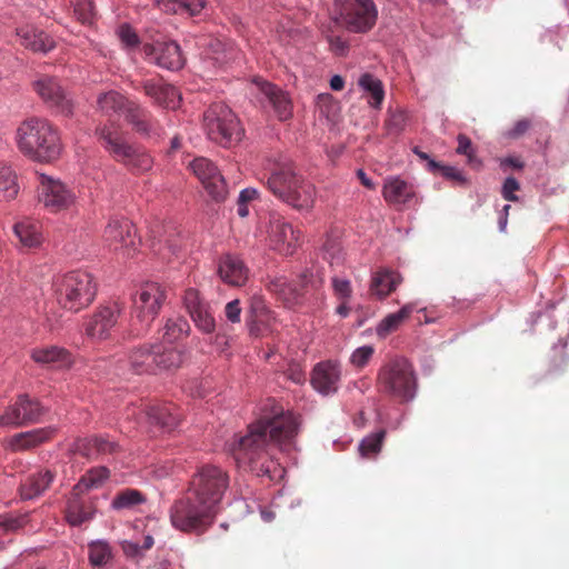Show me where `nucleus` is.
<instances>
[{
    "label": "nucleus",
    "instance_id": "obj_1",
    "mask_svg": "<svg viewBox=\"0 0 569 569\" xmlns=\"http://www.w3.org/2000/svg\"><path fill=\"white\" fill-rule=\"evenodd\" d=\"M298 418L274 402L271 412L248 426L242 435H234L227 442V450L239 467L248 468L257 476H270L276 469L271 449L278 446L289 450L298 433Z\"/></svg>",
    "mask_w": 569,
    "mask_h": 569
},
{
    "label": "nucleus",
    "instance_id": "obj_2",
    "mask_svg": "<svg viewBox=\"0 0 569 569\" xmlns=\"http://www.w3.org/2000/svg\"><path fill=\"white\" fill-rule=\"evenodd\" d=\"M267 187L282 202L297 210H310L316 202V188L298 174L291 161L278 162L267 179Z\"/></svg>",
    "mask_w": 569,
    "mask_h": 569
},
{
    "label": "nucleus",
    "instance_id": "obj_3",
    "mask_svg": "<svg viewBox=\"0 0 569 569\" xmlns=\"http://www.w3.org/2000/svg\"><path fill=\"white\" fill-rule=\"evenodd\" d=\"M17 142L22 153L39 161L57 159L62 148L58 129L41 118L23 121L17 130Z\"/></svg>",
    "mask_w": 569,
    "mask_h": 569
},
{
    "label": "nucleus",
    "instance_id": "obj_4",
    "mask_svg": "<svg viewBox=\"0 0 569 569\" xmlns=\"http://www.w3.org/2000/svg\"><path fill=\"white\" fill-rule=\"evenodd\" d=\"M97 134L101 146L110 157L127 167L129 171L142 173L152 168V157L144 148L130 143L119 124L100 126L97 128Z\"/></svg>",
    "mask_w": 569,
    "mask_h": 569
},
{
    "label": "nucleus",
    "instance_id": "obj_5",
    "mask_svg": "<svg viewBox=\"0 0 569 569\" xmlns=\"http://www.w3.org/2000/svg\"><path fill=\"white\" fill-rule=\"evenodd\" d=\"M97 106L104 116L122 114L132 130L142 137L153 138L162 133L161 127L150 111L117 91L100 93Z\"/></svg>",
    "mask_w": 569,
    "mask_h": 569
},
{
    "label": "nucleus",
    "instance_id": "obj_6",
    "mask_svg": "<svg viewBox=\"0 0 569 569\" xmlns=\"http://www.w3.org/2000/svg\"><path fill=\"white\" fill-rule=\"evenodd\" d=\"M53 286L58 303L73 312L89 307L97 295V283L86 271H72L58 277Z\"/></svg>",
    "mask_w": 569,
    "mask_h": 569
},
{
    "label": "nucleus",
    "instance_id": "obj_7",
    "mask_svg": "<svg viewBox=\"0 0 569 569\" xmlns=\"http://www.w3.org/2000/svg\"><path fill=\"white\" fill-rule=\"evenodd\" d=\"M166 298V289L161 284L157 282L141 284L132 299V312L136 320L132 321L124 338H139L147 335Z\"/></svg>",
    "mask_w": 569,
    "mask_h": 569
},
{
    "label": "nucleus",
    "instance_id": "obj_8",
    "mask_svg": "<svg viewBox=\"0 0 569 569\" xmlns=\"http://www.w3.org/2000/svg\"><path fill=\"white\" fill-rule=\"evenodd\" d=\"M378 390L401 402L415 398L417 380L411 363L405 358H395L385 363L377 376Z\"/></svg>",
    "mask_w": 569,
    "mask_h": 569
},
{
    "label": "nucleus",
    "instance_id": "obj_9",
    "mask_svg": "<svg viewBox=\"0 0 569 569\" xmlns=\"http://www.w3.org/2000/svg\"><path fill=\"white\" fill-rule=\"evenodd\" d=\"M217 510L198 499L189 490L170 508L172 526L184 532H204L213 522Z\"/></svg>",
    "mask_w": 569,
    "mask_h": 569
},
{
    "label": "nucleus",
    "instance_id": "obj_10",
    "mask_svg": "<svg viewBox=\"0 0 569 569\" xmlns=\"http://www.w3.org/2000/svg\"><path fill=\"white\" fill-rule=\"evenodd\" d=\"M182 355L176 348H162L158 343L134 347L128 355L129 370L136 375L157 373L160 370L178 368Z\"/></svg>",
    "mask_w": 569,
    "mask_h": 569
},
{
    "label": "nucleus",
    "instance_id": "obj_11",
    "mask_svg": "<svg viewBox=\"0 0 569 569\" xmlns=\"http://www.w3.org/2000/svg\"><path fill=\"white\" fill-rule=\"evenodd\" d=\"M203 126L208 138L222 147L239 142L243 134L237 116L222 102L209 107L203 114Z\"/></svg>",
    "mask_w": 569,
    "mask_h": 569
},
{
    "label": "nucleus",
    "instance_id": "obj_12",
    "mask_svg": "<svg viewBox=\"0 0 569 569\" xmlns=\"http://www.w3.org/2000/svg\"><path fill=\"white\" fill-rule=\"evenodd\" d=\"M228 487V473L217 466L206 465L192 476L188 490L218 511V505Z\"/></svg>",
    "mask_w": 569,
    "mask_h": 569
},
{
    "label": "nucleus",
    "instance_id": "obj_13",
    "mask_svg": "<svg viewBox=\"0 0 569 569\" xmlns=\"http://www.w3.org/2000/svg\"><path fill=\"white\" fill-rule=\"evenodd\" d=\"M38 202L50 213L70 210L77 201L74 191L59 179L39 176Z\"/></svg>",
    "mask_w": 569,
    "mask_h": 569
},
{
    "label": "nucleus",
    "instance_id": "obj_14",
    "mask_svg": "<svg viewBox=\"0 0 569 569\" xmlns=\"http://www.w3.org/2000/svg\"><path fill=\"white\" fill-rule=\"evenodd\" d=\"M102 239L109 250L119 252L123 257H131L140 244L136 227L127 218L110 219L103 230Z\"/></svg>",
    "mask_w": 569,
    "mask_h": 569
},
{
    "label": "nucleus",
    "instance_id": "obj_15",
    "mask_svg": "<svg viewBox=\"0 0 569 569\" xmlns=\"http://www.w3.org/2000/svg\"><path fill=\"white\" fill-rule=\"evenodd\" d=\"M44 413L46 409L39 400L31 398L26 393L20 395L0 416V426L22 427L37 423Z\"/></svg>",
    "mask_w": 569,
    "mask_h": 569
},
{
    "label": "nucleus",
    "instance_id": "obj_16",
    "mask_svg": "<svg viewBox=\"0 0 569 569\" xmlns=\"http://www.w3.org/2000/svg\"><path fill=\"white\" fill-rule=\"evenodd\" d=\"M268 238L271 248L284 256L292 254L301 243L300 230L278 212L269 213Z\"/></svg>",
    "mask_w": 569,
    "mask_h": 569
},
{
    "label": "nucleus",
    "instance_id": "obj_17",
    "mask_svg": "<svg viewBox=\"0 0 569 569\" xmlns=\"http://www.w3.org/2000/svg\"><path fill=\"white\" fill-rule=\"evenodd\" d=\"M190 168L212 200L217 202L226 200L228 196L226 180L211 160L203 157L196 158L190 162Z\"/></svg>",
    "mask_w": 569,
    "mask_h": 569
},
{
    "label": "nucleus",
    "instance_id": "obj_18",
    "mask_svg": "<svg viewBox=\"0 0 569 569\" xmlns=\"http://www.w3.org/2000/svg\"><path fill=\"white\" fill-rule=\"evenodd\" d=\"M120 313L121 308L117 303L99 307L83 323L86 336L94 342L108 340Z\"/></svg>",
    "mask_w": 569,
    "mask_h": 569
},
{
    "label": "nucleus",
    "instance_id": "obj_19",
    "mask_svg": "<svg viewBox=\"0 0 569 569\" xmlns=\"http://www.w3.org/2000/svg\"><path fill=\"white\" fill-rule=\"evenodd\" d=\"M32 88L42 101L57 112L66 116L72 113V101L57 78L42 74L32 82Z\"/></svg>",
    "mask_w": 569,
    "mask_h": 569
},
{
    "label": "nucleus",
    "instance_id": "obj_20",
    "mask_svg": "<svg viewBox=\"0 0 569 569\" xmlns=\"http://www.w3.org/2000/svg\"><path fill=\"white\" fill-rule=\"evenodd\" d=\"M312 274L303 271L298 282L289 281L286 277H276L268 283L269 291L274 295L288 308H293L302 302L303 290L311 281Z\"/></svg>",
    "mask_w": 569,
    "mask_h": 569
},
{
    "label": "nucleus",
    "instance_id": "obj_21",
    "mask_svg": "<svg viewBox=\"0 0 569 569\" xmlns=\"http://www.w3.org/2000/svg\"><path fill=\"white\" fill-rule=\"evenodd\" d=\"M141 50L147 60L161 68L179 70L184 64L180 47L174 41L144 43Z\"/></svg>",
    "mask_w": 569,
    "mask_h": 569
},
{
    "label": "nucleus",
    "instance_id": "obj_22",
    "mask_svg": "<svg viewBox=\"0 0 569 569\" xmlns=\"http://www.w3.org/2000/svg\"><path fill=\"white\" fill-rule=\"evenodd\" d=\"M343 21L353 32H367L377 20V9L372 0H349Z\"/></svg>",
    "mask_w": 569,
    "mask_h": 569
},
{
    "label": "nucleus",
    "instance_id": "obj_23",
    "mask_svg": "<svg viewBox=\"0 0 569 569\" xmlns=\"http://www.w3.org/2000/svg\"><path fill=\"white\" fill-rule=\"evenodd\" d=\"M83 491L77 490V486H74L64 511L67 522L74 527L90 521L96 513L93 500Z\"/></svg>",
    "mask_w": 569,
    "mask_h": 569
},
{
    "label": "nucleus",
    "instance_id": "obj_24",
    "mask_svg": "<svg viewBox=\"0 0 569 569\" xmlns=\"http://www.w3.org/2000/svg\"><path fill=\"white\" fill-rule=\"evenodd\" d=\"M56 433L52 426L19 432L6 440V447L13 452L31 450L53 439Z\"/></svg>",
    "mask_w": 569,
    "mask_h": 569
},
{
    "label": "nucleus",
    "instance_id": "obj_25",
    "mask_svg": "<svg viewBox=\"0 0 569 569\" xmlns=\"http://www.w3.org/2000/svg\"><path fill=\"white\" fill-rule=\"evenodd\" d=\"M341 377L340 365L328 360L315 366L311 376L312 387L322 395L335 393Z\"/></svg>",
    "mask_w": 569,
    "mask_h": 569
},
{
    "label": "nucleus",
    "instance_id": "obj_26",
    "mask_svg": "<svg viewBox=\"0 0 569 569\" xmlns=\"http://www.w3.org/2000/svg\"><path fill=\"white\" fill-rule=\"evenodd\" d=\"M56 479V472L41 469L27 476L19 486V496L22 500H33L42 496Z\"/></svg>",
    "mask_w": 569,
    "mask_h": 569
},
{
    "label": "nucleus",
    "instance_id": "obj_27",
    "mask_svg": "<svg viewBox=\"0 0 569 569\" xmlns=\"http://www.w3.org/2000/svg\"><path fill=\"white\" fill-rule=\"evenodd\" d=\"M218 273L224 283L241 287L248 280L249 269L238 256L226 254L219 261Z\"/></svg>",
    "mask_w": 569,
    "mask_h": 569
},
{
    "label": "nucleus",
    "instance_id": "obj_28",
    "mask_svg": "<svg viewBox=\"0 0 569 569\" xmlns=\"http://www.w3.org/2000/svg\"><path fill=\"white\" fill-rule=\"evenodd\" d=\"M146 96L151 98L158 106L174 109L179 104V92L170 84L163 83L161 79H150L142 82Z\"/></svg>",
    "mask_w": 569,
    "mask_h": 569
},
{
    "label": "nucleus",
    "instance_id": "obj_29",
    "mask_svg": "<svg viewBox=\"0 0 569 569\" xmlns=\"http://www.w3.org/2000/svg\"><path fill=\"white\" fill-rule=\"evenodd\" d=\"M401 282L400 273L388 268H381L372 274L369 292L377 299L382 300L393 292Z\"/></svg>",
    "mask_w": 569,
    "mask_h": 569
},
{
    "label": "nucleus",
    "instance_id": "obj_30",
    "mask_svg": "<svg viewBox=\"0 0 569 569\" xmlns=\"http://www.w3.org/2000/svg\"><path fill=\"white\" fill-rule=\"evenodd\" d=\"M146 416L151 426L159 431H171L179 423L177 408L170 403L153 405L148 407Z\"/></svg>",
    "mask_w": 569,
    "mask_h": 569
},
{
    "label": "nucleus",
    "instance_id": "obj_31",
    "mask_svg": "<svg viewBox=\"0 0 569 569\" xmlns=\"http://www.w3.org/2000/svg\"><path fill=\"white\" fill-rule=\"evenodd\" d=\"M261 92L271 104L279 120L286 121L291 118L292 102L287 92L269 82L261 84Z\"/></svg>",
    "mask_w": 569,
    "mask_h": 569
},
{
    "label": "nucleus",
    "instance_id": "obj_32",
    "mask_svg": "<svg viewBox=\"0 0 569 569\" xmlns=\"http://www.w3.org/2000/svg\"><path fill=\"white\" fill-rule=\"evenodd\" d=\"M21 46L33 52H48L56 46L53 39L42 30L23 27L17 31Z\"/></svg>",
    "mask_w": 569,
    "mask_h": 569
},
{
    "label": "nucleus",
    "instance_id": "obj_33",
    "mask_svg": "<svg viewBox=\"0 0 569 569\" xmlns=\"http://www.w3.org/2000/svg\"><path fill=\"white\" fill-rule=\"evenodd\" d=\"M181 247V240L179 233L173 227H169L164 230V233L153 237L151 248L153 252L164 261H170L178 254Z\"/></svg>",
    "mask_w": 569,
    "mask_h": 569
},
{
    "label": "nucleus",
    "instance_id": "obj_34",
    "mask_svg": "<svg viewBox=\"0 0 569 569\" xmlns=\"http://www.w3.org/2000/svg\"><path fill=\"white\" fill-rule=\"evenodd\" d=\"M382 196L388 203L402 204L415 197V188L399 177H391L385 181Z\"/></svg>",
    "mask_w": 569,
    "mask_h": 569
},
{
    "label": "nucleus",
    "instance_id": "obj_35",
    "mask_svg": "<svg viewBox=\"0 0 569 569\" xmlns=\"http://www.w3.org/2000/svg\"><path fill=\"white\" fill-rule=\"evenodd\" d=\"M13 230L24 247L36 248L43 241L42 226L39 221L23 219L14 224Z\"/></svg>",
    "mask_w": 569,
    "mask_h": 569
},
{
    "label": "nucleus",
    "instance_id": "obj_36",
    "mask_svg": "<svg viewBox=\"0 0 569 569\" xmlns=\"http://www.w3.org/2000/svg\"><path fill=\"white\" fill-rule=\"evenodd\" d=\"M190 325L183 317L168 318L158 331V339L164 343H174L188 337Z\"/></svg>",
    "mask_w": 569,
    "mask_h": 569
},
{
    "label": "nucleus",
    "instance_id": "obj_37",
    "mask_svg": "<svg viewBox=\"0 0 569 569\" xmlns=\"http://www.w3.org/2000/svg\"><path fill=\"white\" fill-rule=\"evenodd\" d=\"M412 311L413 305L407 303L399 311L386 316L376 328L377 336L381 339H385L392 332H396L410 317Z\"/></svg>",
    "mask_w": 569,
    "mask_h": 569
},
{
    "label": "nucleus",
    "instance_id": "obj_38",
    "mask_svg": "<svg viewBox=\"0 0 569 569\" xmlns=\"http://www.w3.org/2000/svg\"><path fill=\"white\" fill-rule=\"evenodd\" d=\"M31 358L41 365L62 367L70 363V353L56 346L37 348L32 351Z\"/></svg>",
    "mask_w": 569,
    "mask_h": 569
},
{
    "label": "nucleus",
    "instance_id": "obj_39",
    "mask_svg": "<svg viewBox=\"0 0 569 569\" xmlns=\"http://www.w3.org/2000/svg\"><path fill=\"white\" fill-rule=\"evenodd\" d=\"M17 176L8 166H0V201H10L18 194Z\"/></svg>",
    "mask_w": 569,
    "mask_h": 569
},
{
    "label": "nucleus",
    "instance_id": "obj_40",
    "mask_svg": "<svg viewBox=\"0 0 569 569\" xmlns=\"http://www.w3.org/2000/svg\"><path fill=\"white\" fill-rule=\"evenodd\" d=\"M359 86L366 92L370 93L371 100L369 103L375 108H379L385 98V91L381 81L370 73H365L359 79Z\"/></svg>",
    "mask_w": 569,
    "mask_h": 569
},
{
    "label": "nucleus",
    "instance_id": "obj_41",
    "mask_svg": "<svg viewBox=\"0 0 569 569\" xmlns=\"http://www.w3.org/2000/svg\"><path fill=\"white\" fill-rule=\"evenodd\" d=\"M89 561L93 567L107 565L112 559V549L107 541L98 540L88 546Z\"/></svg>",
    "mask_w": 569,
    "mask_h": 569
},
{
    "label": "nucleus",
    "instance_id": "obj_42",
    "mask_svg": "<svg viewBox=\"0 0 569 569\" xmlns=\"http://www.w3.org/2000/svg\"><path fill=\"white\" fill-rule=\"evenodd\" d=\"M109 470L106 467H96L86 472L76 485L77 490H88L97 488L109 477Z\"/></svg>",
    "mask_w": 569,
    "mask_h": 569
},
{
    "label": "nucleus",
    "instance_id": "obj_43",
    "mask_svg": "<svg viewBox=\"0 0 569 569\" xmlns=\"http://www.w3.org/2000/svg\"><path fill=\"white\" fill-rule=\"evenodd\" d=\"M182 303L186 311L189 313L190 318H192L197 312L202 310L204 307L210 305L207 301L200 291L196 288H187L182 296Z\"/></svg>",
    "mask_w": 569,
    "mask_h": 569
},
{
    "label": "nucleus",
    "instance_id": "obj_44",
    "mask_svg": "<svg viewBox=\"0 0 569 569\" xmlns=\"http://www.w3.org/2000/svg\"><path fill=\"white\" fill-rule=\"evenodd\" d=\"M144 501L142 493L136 489H126L119 492L112 500L111 506L116 510L129 509Z\"/></svg>",
    "mask_w": 569,
    "mask_h": 569
},
{
    "label": "nucleus",
    "instance_id": "obj_45",
    "mask_svg": "<svg viewBox=\"0 0 569 569\" xmlns=\"http://www.w3.org/2000/svg\"><path fill=\"white\" fill-rule=\"evenodd\" d=\"M191 319L197 329L202 333L209 335L216 330V320L211 305H208L202 310L197 312Z\"/></svg>",
    "mask_w": 569,
    "mask_h": 569
},
{
    "label": "nucleus",
    "instance_id": "obj_46",
    "mask_svg": "<svg viewBox=\"0 0 569 569\" xmlns=\"http://www.w3.org/2000/svg\"><path fill=\"white\" fill-rule=\"evenodd\" d=\"M386 436L385 430H379L368 437H366L359 446L360 453L363 457H370L377 455L382 446Z\"/></svg>",
    "mask_w": 569,
    "mask_h": 569
},
{
    "label": "nucleus",
    "instance_id": "obj_47",
    "mask_svg": "<svg viewBox=\"0 0 569 569\" xmlns=\"http://www.w3.org/2000/svg\"><path fill=\"white\" fill-rule=\"evenodd\" d=\"M323 251L330 264H339L342 261V246L338 237L328 236L323 243Z\"/></svg>",
    "mask_w": 569,
    "mask_h": 569
},
{
    "label": "nucleus",
    "instance_id": "obj_48",
    "mask_svg": "<svg viewBox=\"0 0 569 569\" xmlns=\"http://www.w3.org/2000/svg\"><path fill=\"white\" fill-rule=\"evenodd\" d=\"M70 451L74 455H80L87 459L97 458V448L94 446V436L87 438H79L70 447Z\"/></svg>",
    "mask_w": 569,
    "mask_h": 569
},
{
    "label": "nucleus",
    "instance_id": "obj_49",
    "mask_svg": "<svg viewBox=\"0 0 569 569\" xmlns=\"http://www.w3.org/2000/svg\"><path fill=\"white\" fill-rule=\"evenodd\" d=\"M73 12L81 23H90L93 17V4L91 0H73Z\"/></svg>",
    "mask_w": 569,
    "mask_h": 569
},
{
    "label": "nucleus",
    "instance_id": "obj_50",
    "mask_svg": "<svg viewBox=\"0 0 569 569\" xmlns=\"http://www.w3.org/2000/svg\"><path fill=\"white\" fill-rule=\"evenodd\" d=\"M373 353H375V348L372 346L359 347L351 353L350 363L353 367L361 369L368 365V362L372 358Z\"/></svg>",
    "mask_w": 569,
    "mask_h": 569
},
{
    "label": "nucleus",
    "instance_id": "obj_51",
    "mask_svg": "<svg viewBox=\"0 0 569 569\" xmlns=\"http://www.w3.org/2000/svg\"><path fill=\"white\" fill-rule=\"evenodd\" d=\"M407 119H408L407 112L403 110H396V111L390 112V114L386 121L388 131L390 133H395V134L401 132L406 127Z\"/></svg>",
    "mask_w": 569,
    "mask_h": 569
},
{
    "label": "nucleus",
    "instance_id": "obj_52",
    "mask_svg": "<svg viewBox=\"0 0 569 569\" xmlns=\"http://www.w3.org/2000/svg\"><path fill=\"white\" fill-rule=\"evenodd\" d=\"M94 446L97 448V458L104 455H111L118 451L119 445L109 437L94 436Z\"/></svg>",
    "mask_w": 569,
    "mask_h": 569
},
{
    "label": "nucleus",
    "instance_id": "obj_53",
    "mask_svg": "<svg viewBox=\"0 0 569 569\" xmlns=\"http://www.w3.org/2000/svg\"><path fill=\"white\" fill-rule=\"evenodd\" d=\"M332 288L339 300L349 301L351 298L352 289L349 280L335 277L332 278Z\"/></svg>",
    "mask_w": 569,
    "mask_h": 569
},
{
    "label": "nucleus",
    "instance_id": "obj_54",
    "mask_svg": "<svg viewBox=\"0 0 569 569\" xmlns=\"http://www.w3.org/2000/svg\"><path fill=\"white\" fill-rule=\"evenodd\" d=\"M277 32L279 33L281 41L289 42L299 33V29L290 22L289 18L286 17L279 22Z\"/></svg>",
    "mask_w": 569,
    "mask_h": 569
},
{
    "label": "nucleus",
    "instance_id": "obj_55",
    "mask_svg": "<svg viewBox=\"0 0 569 569\" xmlns=\"http://www.w3.org/2000/svg\"><path fill=\"white\" fill-rule=\"evenodd\" d=\"M520 189L519 182L513 177H508L502 186L501 194L507 201H517L516 191Z\"/></svg>",
    "mask_w": 569,
    "mask_h": 569
},
{
    "label": "nucleus",
    "instance_id": "obj_56",
    "mask_svg": "<svg viewBox=\"0 0 569 569\" xmlns=\"http://www.w3.org/2000/svg\"><path fill=\"white\" fill-rule=\"evenodd\" d=\"M286 377L297 385H301L306 381V373L303 367L298 362L289 363L284 371Z\"/></svg>",
    "mask_w": 569,
    "mask_h": 569
},
{
    "label": "nucleus",
    "instance_id": "obj_57",
    "mask_svg": "<svg viewBox=\"0 0 569 569\" xmlns=\"http://www.w3.org/2000/svg\"><path fill=\"white\" fill-rule=\"evenodd\" d=\"M206 7V0H179V12H187L191 16L200 13Z\"/></svg>",
    "mask_w": 569,
    "mask_h": 569
},
{
    "label": "nucleus",
    "instance_id": "obj_58",
    "mask_svg": "<svg viewBox=\"0 0 569 569\" xmlns=\"http://www.w3.org/2000/svg\"><path fill=\"white\" fill-rule=\"evenodd\" d=\"M27 523V517H8L0 515V528H3L6 531H16L22 528Z\"/></svg>",
    "mask_w": 569,
    "mask_h": 569
},
{
    "label": "nucleus",
    "instance_id": "obj_59",
    "mask_svg": "<svg viewBox=\"0 0 569 569\" xmlns=\"http://www.w3.org/2000/svg\"><path fill=\"white\" fill-rule=\"evenodd\" d=\"M224 315H226V318L230 322H232V323L240 322V316H241L240 301L238 299H234V300L228 302L224 307Z\"/></svg>",
    "mask_w": 569,
    "mask_h": 569
},
{
    "label": "nucleus",
    "instance_id": "obj_60",
    "mask_svg": "<svg viewBox=\"0 0 569 569\" xmlns=\"http://www.w3.org/2000/svg\"><path fill=\"white\" fill-rule=\"evenodd\" d=\"M119 37L121 41L128 47H134L138 44V36L128 24H122L119 28Z\"/></svg>",
    "mask_w": 569,
    "mask_h": 569
},
{
    "label": "nucleus",
    "instance_id": "obj_61",
    "mask_svg": "<svg viewBox=\"0 0 569 569\" xmlns=\"http://www.w3.org/2000/svg\"><path fill=\"white\" fill-rule=\"evenodd\" d=\"M457 152L459 154L467 156L469 158V161L472 160V157H473L472 142H471V140L467 136H465V134H459L458 136Z\"/></svg>",
    "mask_w": 569,
    "mask_h": 569
},
{
    "label": "nucleus",
    "instance_id": "obj_62",
    "mask_svg": "<svg viewBox=\"0 0 569 569\" xmlns=\"http://www.w3.org/2000/svg\"><path fill=\"white\" fill-rule=\"evenodd\" d=\"M531 127V122L529 119L518 120L513 128L508 131V137L512 139H517L525 134L529 128Z\"/></svg>",
    "mask_w": 569,
    "mask_h": 569
},
{
    "label": "nucleus",
    "instance_id": "obj_63",
    "mask_svg": "<svg viewBox=\"0 0 569 569\" xmlns=\"http://www.w3.org/2000/svg\"><path fill=\"white\" fill-rule=\"evenodd\" d=\"M329 46L332 52H335L337 56H345L348 46L347 42L343 41L340 37H328Z\"/></svg>",
    "mask_w": 569,
    "mask_h": 569
},
{
    "label": "nucleus",
    "instance_id": "obj_64",
    "mask_svg": "<svg viewBox=\"0 0 569 569\" xmlns=\"http://www.w3.org/2000/svg\"><path fill=\"white\" fill-rule=\"evenodd\" d=\"M122 550L127 557L130 558H138L143 555V550L141 549V546L137 542L132 541H124L122 543Z\"/></svg>",
    "mask_w": 569,
    "mask_h": 569
}]
</instances>
